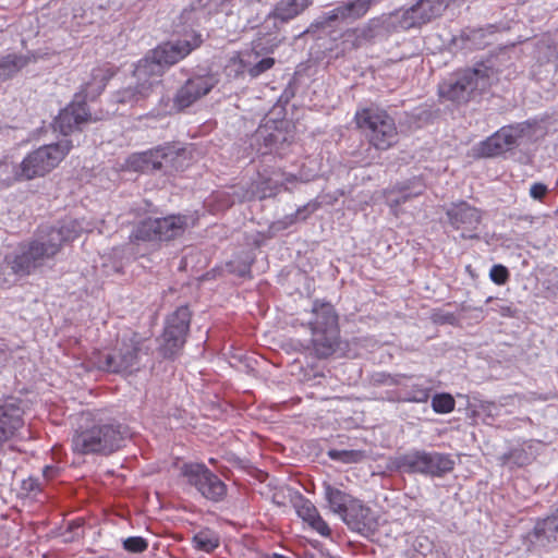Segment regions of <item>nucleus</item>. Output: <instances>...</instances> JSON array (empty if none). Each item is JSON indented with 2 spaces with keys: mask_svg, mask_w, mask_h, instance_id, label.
<instances>
[{
  "mask_svg": "<svg viewBox=\"0 0 558 558\" xmlns=\"http://www.w3.org/2000/svg\"><path fill=\"white\" fill-rule=\"evenodd\" d=\"M147 547V541L141 536H131L123 541V548L130 553H143Z\"/></svg>",
  "mask_w": 558,
  "mask_h": 558,
  "instance_id": "38",
  "label": "nucleus"
},
{
  "mask_svg": "<svg viewBox=\"0 0 558 558\" xmlns=\"http://www.w3.org/2000/svg\"><path fill=\"white\" fill-rule=\"evenodd\" d=\"M201 14H202V11H199L195 8L184 9L180 15V20H181L182 24H186L190 21L198 20Z\"/></svg>",
  "mask_w": 558,
  "mask_h": 558,
  "instance_id": "43",
  "label": "nucleus"
},
{
  "mask_svg": "<svg viewBox=\"0 0 558 558\" xmlns=\"http://www.w3.org/2000/svg\"><path fill=\"white\" fill-rule=\"evenodd\" d=\"M191 312L180 306L165 322L161 351L166 357H172L185 343L190 330Z\"/></svg>",
  "mask_w": 558,
  "mask_h": 558,
  "instance_id": "16",
  "label": "nucleus"
},
{
  "mask_svg": "<svg viewBox=\"0 0 558 558\" xmlns=\"http://www.w3.org/2000/svg\"><path fill=\"white\" fill-rule=\"evenodd\" d=\"M368 28H362V29H353L352 32H349L347 36L355 35L356 39L360 41L361 39H367L368 38Z\"/></svg>",
  "mask_w": 558,
  "mask_h": 558,
  "instance_id": "48",
  "label": "nucleus"
},
{
  "mask_svg": "<svg viewBox=\"0 0 558 558\" xmlns=\"http://www.w3.org/2000/svg\"><path fill=\"white\" fill-rule=\"evenodd\" d=\"M83 231H89L88 227L73 218H65L56 226H41L31 241L19 244L13 252L7 254L4 263L12 274L28 276L52 259L64 243L75 240Z\"/></svg>",
  "mask_w": 558,
  "mask_h": 558,
  "instance_id": "2",
  "label": "nucleus"
},
{
  "mask_svg": "<svg viewBox=\"0 0 558 558\" xmlns=\"http://www.w3.org/2000/svg\"><path fill=\"white\" fill-rule=\"evenodd\" d=\"M411 184L412 186H400L398 195L392 191L387 194V203L392 210H396L398 206L405 203L411 197L418 196L424 192L425 186L421 180H414Z\"/></svg>",
  "mask_w": 558,
  "mask_h": 558,
  "instance_id": "29",
  "label": "nucleus"
},
{
  "mask_svg": "<svg viewBox=\"0 0 558 558\" xmlns=\"http://www.w3.org/2000/svg\"><path fill=\"white\" fill-rule=\"evenodd\" d=\"M304 319L312 333L313 349L318 357L332 355L340 344L338 314L329 302L315 300Z\"/></svg>",
  "mask_w": 558,
  "mask_h": 558,
  "instance_id": "6",
  "label": "nucleus"
},
{
  "mask_svg": "<svg viewBox=\"0 0 558 558\" xmlns=\"http://www.w3.org/2000/svg\"><path fill=\"white\" fill-rule=\"evenodd\" d=\"M72 147V142L64 137L58 143L44 145L29 153L15 171V179L32 180L45 175L60 163Z\"/></svg>",
  "mask_w": 558,
  "mask_h": 558,
  "instance_id": "11",
  "label": "nucleus"
},
{
  "mask_svg": "<svg viewBox=\"0 0 558 558\" xmlns=\"http://www.w3.org/2000/svg\"><path fill=\"white\" fill-rule=\"evenodd\" d=\"M354 120L374 148L387 150L398 142L395 120L386 110L373 106L362 108L356 110Z\"/></svg>",
  "mask_w": 558,
  "mask_h": 558,
  "instance_id": "9",
  "label": "nucleus"
},
{
  "mask_svg": "<svg viewBox=\"0 0 558 558\" xmlns=\"http://www.w3.org/2000/svg\"><path fill=\"white\" fill-rule=\"evenodd\" d=\"M312 2L313 0H281L269 15L284 23L301 14Z\"/></svg>",
  "mask_w": 558,
  "mask_h": 558,
  "instance_id": "27",
  "label": "nucleus"
},
{
  "mask_svg": "<svg viewBox=\"0 0 558 558\" xmlns=\"http://www.w3.org/2000/svg\"><path fill=\"white\" fill-rule=\"evenodd\" d=\"M274 64H275V60L270 57H266V58H263L262 60H259L258 62H256L255 64L251 65L247 69V73L250 74L251 77H257L262 73L271 69Z\"/></svg>",
  "mask_w": 558,
  "mask_h": 558,
  "instance_id": "39",
  "label": "nucleus"
},
{
  "mask_svg": "<svg viewBox=\"0 0 558 558\" xmlns=\"http://www.w3.org/2000/svg\"><path fill=\"white\" fill-rule=\"evenodd\" d=\"M489 278L494 283L501 286L508 281L509 271L504 265L496 264L490 268Z\"/></svg>",
  "mask_w": 558,
  "mask_h": 558,
  "instance_id": "40",
  "label": "nucleus"
},
{
  "mask_svg": "<svg viewBox=\"0 0 558 558\" xmlns=\"http://www.w3.org/2000/svg\"><path fill=\"white\" fill-rule=\"evenodd\" d=\"M292 179H294V177H292V175H291V177L287 178V181H288V182H291V181H292Z\"/></svg>",
  "mask_w": 558,
  "mask_h": 558,
  "instance_id": "51",
  "label": "nucleus"
},
{
  "mask_svg": "<svg viewBox=\"0 0 558 558\" xmlns=\"http://www.w3.org/2000/svg\"><path fill=\"white\" fill-rule=\"evenodd\" d=\"M392 381L398 386L395 395L399 402L425 403L430 397L432 386L422 377L399 375Z\"/></svg>",
  "mask_w": 558,
  "mask_h": 558,
  "instance_id": "22",
  "label": "nucleus"
},
{
  "mask_svg": "<svg viewBox=\"0 0 558 558\" xmlns=\"http://www.w3.org/2000/svg\"><path fill=\"white\" fill-rule=\"evenodd\" d=\"M59 470L52 465H46L43 470V475L46 480H51L58 474Z\"/></svg>",
  "mask_w": 558,
  "mask_h": 558,
  "instance_id": "49",
  "label": "nucleus"
},
{
  "mask_svg": "<svg viewBox=\"0 0 558 558\" xmlns=\"http://www.w3.org/2000/svg\"><path fill=\"white\" fill-rule=\"evenodd\" d=\"M328 457L338 462L342 463H357L362 461L366 454L363 450H338L330 449L328 451Z\"/></svg>",
  "mask_w": 558,
  "mask_h": 558,
  "instance_id": "34",
  "label": "nucleus"
},
{
  "mask_svg": "<svg viewBox=\"0 0 558 558\" xmlns=\"http://www.w3.org/2000/svg\"><path fill=\"white\" fill-rule=\"evenodd\" d=\"M26 64V58L17 54H8L0 59V82L21 70Z\"/></svg>",
  "mask_w": 558,
  "mask_h": 558,
  "instance_id": "33",
  "label": "nucleus"
},
{
  "mask_svg": "<svg viewBox=\"0 0 558 558\" xmlns=\"http://www.w3.org/2000/svg\"><path fill=\"white\" fill-rule=\"evenodd\" d=\"M493 310L499 312L502 316L506 317H512L514 315L512 307L507 304H497L496 307H493Z\"/></svg>",
  "mask_w": 558,
  "mask_h": 558,
  "instance_id": "47",
  "label": "nucleus"
},
{
  "mask_svg": "<svg viewBox=\"0 0 558 558\" xmlns=\"http://www.w3.org/2000/svg\"><path fill=\"white\" fill-rule=\"evenodd\" d=\"M135 86H128L114 93L113 100L117 104L135 106L144 101L151 93L154 86L158 85L151 77L138 80Z\"/></svg>",
  "mask_w": 558,
  "mask_h": 558,
  "instance_id": "24",
  "label": "nucleus"
},
{
  "mask_svg": "<svg viewBox=\"0 0 558 558\" xmlns=\"http://www.w3.org/2000/svg\"><path fill=\"white\" fill-rule=\"evenodd\" d=\"M288 142L287 134L275 126L274 121L259 125L250 138V146L257 155L281 154Z\"/></svg>",
  "mask_w": 558,
  "mask_h": 558,
  "instance_id": "18",
  "label": "nucleus"
},
{
  "mask_svg": "<svg viewBox=\"0 0 558 558\" xmlns=\"http://www.w3.org/2000/svg\"><path fill=\"white\" fill-rule=\"evenodd\" d=\"M229 268L231 272L238 274L240 277H245L251 272V266L247 263H243L239 267H234V262L229 264Z\"/></svg>",
  "mask_w": 558,
  "mask_h": 558,
  "instance_id": "46",
  "label": "nucleus"
},
{
  "mask_svg": "<svg viewBox=\"0 0 558 558\" xmlns=\"http://www.w3.org/2000/svg\"><path fill=\"white\" fill-rule=\"evenodd\" d=\"M142 343L135 337L123 339L111 352L98 355L96 365L101 371L132 374L141 365Z\"/></svg>",
  "mask_w": 558,
  "mask_h": 558,
  "instance_id": "13",
  "label": "nucleus"
},
{
  "mask_svg": "<svg viewBox=\"0 0 558 558\" xmlns=\"http://www.w3.org/2000/svg\"><path fill=\"white\" fill-rule=\"evenodd\" d=\"M123 439L122 426L111 421L76 430L72 437V448L80 454H109L121 447Z\"/></svg>",
  "mask_w": 558,
  "mask_h": 558,
  "instance_id": "10",
  "label": "nucleus"
},
{
  "mask_svg": "<svg viewBox=\"0 0 558 558\" xmlns=\"http://www.w3.org/2000/svg\"><path fill=\"white\" fill-rule=\"evenodd\" d=\"M189 218L182 215H170L163 218H148L141 221L132 231L131 239L135 242L169 241L181 235L187 227Z\"/></svg>",
  "mask_w": 558,
  "mask_h": 558,
  "instance_id": "12",
  "label": "nucleus"
},
{
  "mask_svg": "<svg viewBox=\"0 0 558 558\" xmlns=\"http://www.w3.org/2000/svg\"><path fill=\"white\" fill-rule=\"evenodd\" d=\"M450 226L460 231L462 239H477L478 226L482 221L481 211L469 203L461 201L451 204L446 210Z\"/></svg>",
  "mask_w": 558,
  "mask_h": 558,
  "instance_id": "17",
  "label": "nucleus"
},
{
  "mask_svg": "<svg viewBox=\"0 0 558 558\" xmlns=\"http://www.w3.org/2000/svg\"><path fill=\"white\" fill-rule=\"evenodd\" d=\"M185 36L186 38L184 39L168 41L157 46L148 56L141 59L135 65L134 77L138 80L151 77L159 84L166 68L185 58L202 43L201 35L194 29H192L191 34L186 33Z\"/></svg>",
  "mask_w": 558,
  "mask_h": 558,
  "instance_id": "5",
  "label": "nucleus"
},
{
  "mask_svg": "<svg viewBox=\"0 0 558 558\" xmlns=\"http://www.w3.org/2000/svg\"><path fill=\"white\" fill-rule=\"evenodd\" d=\"M253 49L258 53V50L262 49V44L259 43V40L253 41Z\"/></svg>",
  "mask_w": 558,
  "mask_h": 558,
  "instance_id": "50",
  "label": "nucleus"
},
{
  "mask_svg": "<svg viewBox=\"0 0 558 558\" xmlns=\"http://www.w3.org/2000/svg\"><path fill=\"white\" fill-rule=\"evenodd\" d=\"M277 192V181L259 175L258 181L253 182L248 187L243 184L233 185L227 191L216 192L213 198L217 203L218 210H223L236 202H243L253 197L263 199L275 196Z\"/></svg>",
  "mask_w": 558,
  "mask_h": 558,
  "instance_id": "14",
  "label": "nucleus"
},
{
  "mask_svg": "<svg viewBox=\"0 0 558 558\" xmlns=\"http://www.w3.org/2000/svg\"><path fill=\"white\" fill-rule=\"evenodd\" d=\"M214 85V80L210 76H195L189 78L177 92L173 98V106L178 110H184L199 98L207 95L213 89Z\"/></svg>",
  "mask_w": 558,
  "mask_h": 558,
  "instance_id": "23",
  "label": "nucleus"
},
{
  "mask_svg": "<svg viewBox=\"0 0 558 558\" xmlns=\"http://www.w3.org/2000/svg\"><path fill=\"white\" fill-rule=\"evenodd\" d=\"M295 510L299 515L305 523H310L319 512L316 507L307 499L300 498L298 502H295Z\"/></svg>",
  "mask_w": 558,
  "mask_h": 558,
  "instance_id": "36",
  "label": "nucleus"
},
{
  "mask_svg": "<svg viewBox=\"0 0 558 558\" xmlns=\"http://www.w3.org/2000/svg\"><path fill=\"white\" fill-rule=\"evenodd\" d=\"M456 401L449 393H436L432 398V409L438 414H447L453 411Z\"/></svg>",
  "mask_w": 558,
  "mask_h": 558,
  "instance_id": "35",
  "label": "nucleus"
},
{
  "mask_svg": "<svg viewBox=\"0 0 558 558\" xmlns=\"http://www.w3.org/2000/svg\"><path fill=\"white\" fill-rule=\"evenodd\" d=\"M192 544L196 550L208 554L219 546L220 538L215 531L210 529H203L193 536Z\"/></svg>",
  "mask_w": 558,
  "mask_h": 558,
  "instance_id": "32",
  "label": "nucleus"
},
{
  "mask_svg": "<svg viewBox=\"0 0 558 558\" xmlns=\"http://www.w3.org/2000/svg\"><path fill=\"white\" fill-rule=\"evenodd\" d=\"M434 319L436 323L453 325L457 320V317L453 313L447 312L435 314Z\"/></svg>",
  "mask_w": 558,
  "mask_h": 558,
  "instance_id": "45",
  "label": "nucleus"
},
{
  "mask_svg": "<svg viewBox=\"0 0 558 558\" xmlns=\"http://www.w3.org/2000/svg\"><path fill=\"white\" fill-rule=\"evenodd\" d=\"M83 231H89L88 227L73 218H65L56 226H41L31 241L19 244L13 252L7 254L4 263L12 274L28 276L52 259L64 243L75 240Z\"/></svg>",
  "mask_w": 558,
  "mask_h": 558,
  "instance_id": "1",
  "label": "nucleus"
},
{
  "mask_svg": "<svg viewBox=\"0 0 558 558\" xmlns=\"http://www.w3.org/2000/svg\"><path fill=\"white\" fill-rule=\"evenodd\" d=\"M324 495L330 511L338 514L342 520H347L349 510L355 499L344 490L328 483H324Z\"/></svg>",
  "mask_w": 558,
  "mask_h": 558,
  "instance_id": "25",
  "label": "nucleus"
},
{
  "mask_svg": "<svg viewBox=\"0 0 558 558\" xmlns=\"http://www.w3.org/2000/svg\"><path fill=\"white\" fill-rule=\"evenodd\" d=\"M534 53L539 63H555L558 66V33L539 38Z\"/></svg>",
  "mask_w": 558,
  "mask_h": 558,
  "instance_id": "28",
  "label": "nucleus"
},
{
  "mask_svg": "<svg viewBox=\"0 0 558 558\" xmlns=\"http://www.w3.org/2000/svg\"><path fill=\"white\" fill-rule=\"evenodd\" d=\"M392 464L401 473L442 477L454 469L456 462L450 453L414 448L395 457Z\"/></svg>",
  "mask_w": 558,
  "mask_h": 558,
  "instance_id": "8",
  "label": "nucleus"
},
{
  "mask_svg": "<svg viewBox=\"0 0 558 558\" xmlns=\"http://www.w3.org/2000/svg\"><path fill=\"white\" fill-rule=\"evenodd\" d=\"M22 488H23V490H25L27 493H33V494L40 492L39 482L37 478H34V477H28V478L24 480L22 483Z\"/></svg>",
  "mask_w": 558,
  "mask_h": 558,
  "instance_id": "44",
  "label": "nucleus"
},
{
  "mask_svg": "<svg viewBox=\"0 0 558 558\" xmlns=\"http://www.w3.org/2000/svg\"><path fill=\"white\" fill-rule=\"evenodd\" d=\"M547 192V185L541 182L533 183L530 187V196L536 201H542Z\"/></svg>",
  "mask_w": 558,
  "mask_h": 558,
  "instance_id": "42",
  "label": "nucleus"
},
{
  "mask_svg": "<svg viewBox=\"0 0 558 558\" xmlns=\"http://www.w3.org/2000/svg\"><path fill=\"white\" fill-rule=\"evenodd\" d=\"M182 475L187 483L206 499L211 501H220L227 494L226 484L205 464L187 463L182 468Z\"/></svg>",
  "mask_w": 558,
  "mask_h": 558,
  "instance_id": "15",
  "label": "nucleus"
},
{
  "mask_svg": "<svg viewBox=\"0 0 558 558\" xmlns=\"http://www.w3.org/2000/svg\"><path fill=\"white\" fill-rule=\"evenodd\" d=\"M308 526L317 532L323 537L330 536V529L326 521L320 517V514H317L310 523H307Z\"/></svg>",
  "mask_w": 558,
  "mask_h": 558,
  "instance_id": "41",
  "label": "nucleus"
},
{
  "mask_svg": "<svg viewBox=\"0 0 558 558\" xmlns=\"http://www.w3.org/2000/svg\"><path fill=\"white\" fill-rule=\"evenodd\" d=\"M174 151L171 147L159 146L146 151L134 153L126 159V166L141 172L161 170L168 162L173 160Z\"/></svg>",
  "mask_w": 558,
  "mask_h": 558,
  "instance_id": "21",
  "label": "nucleus"
},
{
  "mask_svg": "<svg viewBox=\"0 0 558 558\" xmlns=\"http://www.w3.org/2000/svg\"><path fill=\"white\" fill-rule=\"evenodd\" d=\"M534 456L524 447H517L500 456L501 465L509 468H521L531 463Z\"/></svg>",
  "mask_w": 558,
  "mask_h": 558,
  "instance_id": "31",
  "label": "nucleus"
},
{
  "mask_svg": "<svg viewBox=\"0 0 558 558\" xmlns=\"http://www.w3.org/2000/svg\"><path fill=\"white\" fill-rule=\"evenodd\" d=\"M547 132L543 121L536 119L500 128L493 135L482 141L474 155L482 158L502 156L515 147L534 143Z\"/></svg>",
  "mask_w": 558,
  "mask_h": 558,
  "instance_id": "4",
  "label": "nucleus"
},
{
  "mask_svg": "<svg viewBox=\"0 0 558 558\" xmlns=\"http://www.w3.org/2000/svg\"><path fill=\"white\" fill-rule=\"evenodd\" d=\"M534 535L537 539L556 541L558 538V508L549 517L537 521Z\"/></svg>",
  "mask_w": 558,
  "mask_h": 558,
  "instance_id": "30",
  "label": "nucleus"
},
{
  "mask_svg": "<svg viewBox=\"0 0 558 558\" xmlns=\"http://www.w3.org/2000/svg\"><path fill=\"white\" fill-rule=\"evenodd\" d=\"M112 75L113 72L108 66L94 69L92 81L86 83L82 90L75 94L73 100L59 112L53 120V129L66 136L82 130L85 123L92 121L86 100H93L100 95Z\"/></svg>",
  "mask_w": 558,
  "mask_h": 558,
  "instance_id": "3",
  "label": "nucleus"
},
{
  "mask_svg": "<svg viewBox=\"0 0 558 558\" xmlns=\"http://www.w3.org/2000/svg\"><path fill=\"white\" fill-rule=\"evenodd\" d=\"M24 411L21 401L14 397L0 400V447L12 439L23 427Z\"/></svg>",
  "mask_w": 558,
  "mask_h": 558,
  "instance_id": "20",
  "label": "nucleus"
},
{
  "mask_svg": "<svg viewBox=\"0 0 558 558\" xmlns=\"http://www.w3.org/2000/svg\"><path fill=\"white\" fill-rule=\"evenodd\" d=\"M343 521L351 526V529L360 533L369 532L374 527L371 509L361 505L359 500H355L354 504H352L349 510V517Z\"/></svg>",
  "mask_w": 558,
  "mask_h": 558,
  "instance_id": "26",
  "label": "nucleus"
},
{
  "mask_svg": "<svg viewBox=\"0 0 558 558\" xmlns=\"http://www.w3.org/2000/svg\"><path fill=\"white\" fill-rule=\"evenodd\" d=\"M488 72L484 65L457 71L438 85V95L457 105L465 104L489 87Z\"/></svg>",
  "mask_w": 558,
  "mask_h": 558,
  "instance_id": "7",
  "label": "nucleus"
},
{
  "mask_svg": "<svg viewBox=\"0 0 558 558\" xmlns=\"http://www.w3.org/2000/svg\"><path fill=\"white\" fill-rule=\"evenodd\" d=\"M492 301H493V298H492V296H489V298L486 300V303H489V302H492Z\"/></svg>",
  "mask_w": 558,
  "mask_h": 558,
  "instance_id": "52",
  "label": "nucleus"
},
{
  "mask_svg": "<svg viewBox=\"0 0 558 558\" xmlns=\"http://www.w3.org/2000/svg\"><path fill=\"white\" fill-rule=\"evenodd\" d=\"M483 36L482 29H466L462 31L459 40H461V48L463 49H477L482 43L476 40Z\"/></svg>",
  "mask_w": 558,
  "mask_h": 558,
  "instance_id": "37",
  "label": "nucleus"
},
{
  "mask_svg": "<svg viewBox=\"0 0 558 558\" xmlns=\"http://www.w3.org/2000/svg\"><path fill=\"white\" fill-rule=\"evenodd\" d=\"M376 0H352L338 3L332 10L325 12L316 20L319 27L329 26L332 22L355 21L363 17Z\"/></svg>",
  "mask_w": 558,
  "mask_h": 558,
  "instance_id": "19",
  "label": "nucleus"
}]
</instances>
